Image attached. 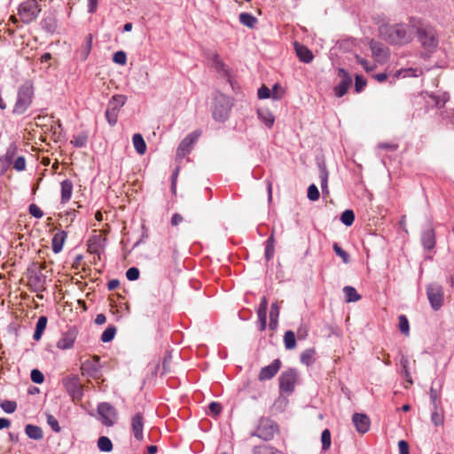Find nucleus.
<instances>
[{
  "mask_svg": "<svg viewBox=\"0 0 454 454\" xmlns=\"http://www.w3.org/2000/svg\"><path fill=\"white\" fill-rule=\"evenodd\" d=\"M380 34L392 44H406L413 38V29L407 24L383 25L380 27Z\"/></svg>",
  "mask_w": 454,
  "mask_h": 454,
  "instance_id": "obj_1",
  "label": "nucleus"
},
{
  "mask_svg": "<svg viewBox=\"0 0 454 454\" xmlns=\"http://www.w3.org/2000/svg\"><path fill=\"white\" fill-rule=\"evenodd\" d=\"M34 98V87L30 81H26L18 89L17 99L12 113L23 114L30 107Z\"/></svg>",
  "mask_w": 454,
  "mask_h": 454,
  "instance_id": "obj_2",
  "label": "nucleus"
},
{
  "mask_svg": "<svg viewBox=\"0 0 454 454\" xmlns=\"http://www.w3.org/2000/svg\"><path fill=\"white\" fill-rule=\"evenodd\" d=\"M417 37L421 46L428 52L434 51L439 44L436 29L429 24H422L417 29Z\"/></svg>",
  "mask_w": 454,
  "mask_h": 454,
  "instance_id": "obj_3",
  "label": "nucleus"
},
{
  "mask_svg": "<svg viewBox=\"0 0 454 454\" xmlns=\"http://www.w3.org/2000/svg\"><path fill=\"white\" fill-rule=\"evenodd\" d=\"M42 0H25L20 4L18 14L23 23L28 24L35 20L42 11Z\"/></svg>",
  "mask_w": 454,
  "mask_h": 454,
  "instance_id": "obj_4",
  "label": "nucleus"
},
{
  "mask_svg": "<svg viewBox=\"0 0 454 454\" xmlns=\"http://www.w3.org/2000/svg\"><path fill=\"white\" fill-rule=\"evenodd\" d=\"M232 102L229 96L224 94H217L215 97V104L213 107V117L219 121H224L231 109Z\"/></svg>",
  "mask_w": 454,
  "mask_h": 454,
  "instance_id": "obj_5",
  "label": "nucleus"
},
{
  "mask_svg": "<svg viewBox=\"0 0 454 454\" xmlns=\"http://www.w3.org/2000/svg\"><path fill=\"white\" fill-rule=\"evenodd\" d=\"M127 98L124 95H114L108 102L105 115L110 126H114L118 121L121 108L125 105Z\"/></svg>",
  "mask_w": 454,
  "mask_h": 454,
  "instance_id": "obj_6",
  "label": "nucleus"
},
{
  "mask_svg": "<svg viewBox=\"0 0 454 454\" xmlns=\"http://www.w3.org/2000/svg\"><path fill=\"white\" fill-rule=\"evenodd\" d=\"M204 57L211 67H213L219 74L227 77L228 81L231 82L230 70L223 62L216 51L206 50L204 51Z\"/></svg>",
  "mask_w": 454,
  "mask_h": 454,
  "instance_id": "obj_7",
  "label": "nucleus"
},
{
  "mask_svg": "<svg viewBox=\"0 0 454 454\" xmlns=\"http://www.w3.org/2000/svg\"><path fill=\"white\" fill-rule=\"evenodd\" d=\"M276 430L277 425L272 420L262 418L259 420L257 428L255 432L252 433V435L264 441H270L274 437Z\"/></svg>",
  "mask_w": 454,
  "mask_h": 454,
  "instance_id": "obj_8",
  "label": "nucleus"
},
{
  "mask_svg": "<svg viewBox=\"0 0 454 454\" xmlns=\"http://www.w3.org/2000/svg\"><path fill=\"white\" fill-rule=\"evenodd\" d=\"M98 413L101 423L106 427H112L117 419L116 409L108 403H100L98 405Z\"/></svg>",
  "mask_w": 454,
  "mask_h": 454,
  "instance_id": "obj_9",
  "label": "nucleus"
},
{
  "mask_svg": "<svg viewBox=\"0 0 454 454\" xmlns=\"http://www.w3.org/2000/svg\"><path fill=\"white\" fill-rule=\"evenodd\" d=\"M201 135L200 130H195L187 135L179 144L176 150V157L178 159L184 158L192 149L193 145L197 142Z\"/></svg>",
  "mask_w": 454,
  "mask_h": 454,
  "instance_id": "obj_10",
  "label": "nucleus"
},
{
  "mask_svg": "<svg viewBox=\"0 0 454 454\" xmlns=\"http://www.w3.org/2000/svg\"><path fill=\"white\" fill-rule=\"evenodd\" d=\"M427 295L434 310H438L442 306L443 291L440 285L435 283L428 285Z\"/></svg>",
  "mask_w": 454,
  "mask_h": 454,
  "instance_id": "obj_11",
  "label": "nucleus"
},
{
  "mask_svg": "<svg viewBox=\"0 0 454 454\" xmlns=\"http://www.w3.org/2000/svg\"><path fill=\"white\" fill-rule=\"evenodd\" d=\"M337 75L340 78L339 83L334 86L333 92L337 98L343 97L352 84L351 75L344 69L338 68Z\"/></svg>",
  "mask_w": 454,
  "mask_h": 454,
  "instance_id": "obj_12",
  "label": "nucleus"
},
{
  "mask_svg": "<svg viewBox=\"0 0 454 454\" xmlns=\"http://www.w3.org/2000/svg\"><path fill=\"white\" fill-rule=\"evenodd\" d=\"M297 377V372L294 369L284 372L279 377L280 390L287 394L292 393L294 390Z\"/></svg>",
  "mask_w": 454,
  "mask_h": 454,
  "instance_id": "obj_13",
  "label": "nucleus"
},
{
  "mask_svg": "<svg viewBox=\"0 0 454 454\" xmlns=\"http://www.w3.org/2000/svg\"><path fill=\"white\" fill-rule=\"evenodd\" d=\"M82 375L98 379L101 375V366L99 364L98 356H95L93 360H86L82 363Z\"/></svg>",
  "mask_w": 454,
  "mask_h": 454,
  "instance_id": "obj_14",
  "label": "nucleus"
},
{
  "mask_svg": "<svg viewBox=\"0 0 454 454\" xmlns=\"http://www.w3.org/2000/svg\"><path fill=\"white\" fill-rule=\"evenodd\" d=\"M77 337V330L75 327H70L65 332L57 342V348L59 349L71 348Z\"/></svg>",
  "mask_w": 454,
  "mask_h": 454,
  "instance_id": "obj_15",
  "label": "nucleus"
},
{
  "mask_svg": "<svg viewBox=\"0 0 454 454\" xmlns=\"http://www.w3.org/2000/svg\"><path fill=\"white\" fill-rule=\"evenodd\" d=\"M65 387L74 401L80 400L83 395L82 387L76 378H72L66 380Z\"/></svg>",
  "mask_w": 454,
  "mask_h": 454,
  "instance_id": "obj_16",
  "label": "nucleus"
},
{
  "mask_svg": "<svg viewBox=\"0 0 454 454\" xmlns=\"http://www.w3.org/2000/svg\"><path fill=\"white\" fill-rule=\"evenodd\" d=\"M370 48L377 62H384L388 56V49L381 43L371 40Z\"/></svg>",
  "mask_w": 454,
  "mask_h": 454,
  "instance_id": "obj_17",
  "label": "nucleus"
},
{
  "mask_svg": "<svg viewBox=\"0 0 454 454\" xmlns=\"http://www.w3.org/2000/svg\"><path fill=\"white\" fill-rule=\"evenodd\" d=\"M131 431L136 440L142 441L144 438V417L137 412L131 418Z\"/></svg>",
  "mask_w": 454,
  "mask_h": 454,
  "instance_id": "obj_18",
  "label": "nucleus"
},
{
  "mask_svg": "<svg viewBox=\"0 0 454 454\" xmlns=\"http://www.w3.org/2000/svg\"><path fill=\"white\" fill-rule=\"evenodd\" d=\"M280 365V360L275 359L270 364L262 367L258 376L259 380L264 381L272 379L279 371Z\"/></svg>",
  "mask_w": 454,
  "mask_h": 454,
  "instance_id": "obj_19",
  "label": "nucleus"
},
{
  "mask_svg": "<svg viewBox=\"0 0 454 454\" xmlns=\"http://www.w3.org/2000/svg\"><path fill=\"white\" fill-rule=\"evenodd\" d=\"M18 152V145L15 142H12L9 145L6 149L5 154L0 156V164L3 170H6L12 165L15 155Z\"/></svg>",
  "mask_w": 454,
  "mask_h": 454,
  "instance_id": "obj_20",
  "label": "nucleus"
},
{
  "mask_svg": "<svg viewBox=\"0 0 454 454\" xmlns=\"http://www.w3.org/2000/svg\"><path fill=\"white\" fill-rule=\"evenodd\" d=\"M352 421L358 433L364 434L369 431L371 421L367 415L363 413H355L352 416Z\"/></svg>",
  "mask_w": 454,
  "mask_h": 454,
  "instance_id": "obj_21",
  "label": "nucleus"
},
{
  "mask_svg": "<svg viewBox=\"0 0 454 454\" xmlns=\"http://www.w3.org/2000/svg\"><path fill=\"white\" fill-rule=\"evenodd\" d=\"M45 277L34 270H28V284L35 291H43Z\"/></svg>",
  "mask_w": 454,
  "mask_h": 454,
  "instance_id": "obj_22",
  "label": "nucleus"
},
{
  "mask_svg": "<svg viewBox=\"0 0 454 454\" xmlns=\"http://www.w3.org/2000/svg\"><path fill=\"white\" fill-rule=\"evenodd\" d=\"M421 243L425 249L431 250L435 246V233L432 226H427L421 234Z\"/></svg>",
  "mask_w": 454,
  "mask_h": 454,
  "instance_id": "obj_23",
  "label": "nucleus"
},
{
  "mask_svg": "<svg viewBox=\"0 0 454 454\" xmlns=\"http://www.w3.org/2000/svg\"><path fill=\"white\" fill-rule=\"evenodd\" d=\"M294 50L297 57L301 62L309 64L313 60L314 55L312 51L305 45L295 42Z\"/></svg>",
  "mask_w": 454,
  "mask_h": 454,
  "instance_id": "obj_24",
  "label": "nucleus"
},
{
  "mask_svg": "<svg viewBox=\"0 0 454 454\" xmlns=\"http://www.w3.org/2000/svg\"><path fill=\"white\" fill-rule=\"evenodd\" d=\"M423 74V69L420 67H409L397 70L394 78H408V77H419Z\"/></svg>",
  "mask_w": 454,
  "mask_h": 454,
  "instance_id": "obj_25",
  "label": "nucleus"
},
{
  "mask_svg": "<svg viewBox=\"0 0 454 454\" xmlns=\"http://www.w3.org/2000/svg\"><path fill=\"white\" fill-rule=\"evenodd\" d=\"M67 237V234L64 231H58L54 234L52 240H51V247L52 251L55 254H59L62 251L64 243L66 241V239Z\"/></svg>",
  "mask_w": 454,
  "mask_h": 454,
  "instance_id": "obj_26",
  "label": "nucleus"
},
{
  "mask_svg": "<svg viewBox=\"0 0 454 454\" xmlns=\"http://www.w3.org/2000/svg\"><path fill=\"white\" fill-rule=\"evenodd\" d=\"M61 203L65 204L71 199L73 183L69 179L61 182Z\"/></svg>",
  "mask_w": 454,
  "mask_h": 454,
  "instance_id": "obj_27",
  "label": "nucleus"
},
{
  "mask_svg": "<svg viewBox=\"0 0 454 454\" xmlns=\"http://www.w3.org/2000/svg\"><path fill=\"white\" fill-rule=\"evenodd\" d=\"M258 118L262 121L268 128H271L274 124L275 118L272 113L265 108L257 110Z\"/></svg>",
  "mask_w": 454,
  "mask_h": 454,
  "instance_id": "obj_28",
  "label": "nucleus"
},
{
  "mask_svg": "<svg viewBox=\"0 0 454 454\" xmlns=\"http://www.w3.org/2000/svg\"><path fill=\"white\" fill-rule=\"evenodd\" d=\"M25 433L30 439L33 440H41L43 437L42 428L35 425H27L25 427Z\"/></svg>",
  "mask_w": 454,
  "mask_h": 454,
  "instance_id": "obj_29",
  "label": "nucleus"
},
{
  "mask_svg": "<svg viewBox=\"0 0 454 454\" xmlns=\"http://www.w3.org/2000/svg\"><path fill=\"white\" fill-rule=\"evenodd\" d=\"M133 145L137 151V153L140 155H143L146 152V144L141 134L136 133L132 137Z\"/></svg>",
  "mask_w": 454,
  "mask_h": 454,
  "instance_id": "obj_30",
  "label": "nucleus"
},
{
  "mask_svg": "<svg viewBox=\"0 0 454 454\" xmlns=\"http://www.w3.org/2000/svg\"><path fill=\"white\" fill-rule=\"evenodd\" d=\"M253 454H285V453L270 444H263V445H260V446H255L253 449Z\"/></svg>",
  "mask_w": 454,
  "mask_h": 454,
  "instance_id": "obj_31",
  "label": "nucleus"
},
{
  "mask_svg": "<svg viewBox=\"0 0 454 454\" xmlns=\"http://www.w3.org/2000/svg\"><path fill=\"white\" fill-rule=\"evenodd\" d=\"M47 325V317L42 316L38 318L35 325V330L33 335L34 340H39L42 337L43 331L45 330Z\"/></svg>",
  "mask_w": 454,
  "mask_h": 454,
  "instance_id": "obj_32",
  "label": "nucleus"
},
{
  "mask_svg": "<svg viewBox=\"0 0 454 454\" xmlns=\"http://www.w3.org/2000/svg\"><path fill=\"white\" fill-rule=\"evenodd\" d=\"M343 293L345 294L347 302H355L361 299V295L356 292V288L353 286H345L343 288Z\"/></svg>",
  "mask_w": 454,
  "mask_h": 454,
  "instance_id": "obj_33",
  "label": "nucleus"
},
{
  "mask_svg": "<svg viewBox=\"0 0 454 454\" xmlns=\"http://www.w3.org/2000/svg\"><path fill=\"white\" fill-rule=\"evenodd\" d=\"M239 21L242 25L253 28L257 23V19L250 13L242 12L239 14Z\"/></svg>",
  "mask_w": 454,
  "mask_h": 454,
  "instance_id": "obj_34",
  "label": "nucleus"
},
{
  "mask_svg": "<svg viewBox=\"0 0 454 454\" xmlns=\"http://www.w3.org/2000/svg\"><path fill=\"white\" fill-rule=\"evenodd\" d=\"M400 364L402 367V374H403V378L409 384H412V379H411V372L409 370L408 358L405 356H402L401 360H400Z\"/></svg>",
  "mask_w": 454,
  "mask_h": 454,
  "instance_id": "obj_35",
  "label": "nucleus"
},
{
  "mask_svg": "<svg viewBox=\"0 0 454 454\" xmlns=\"http://www.w3.org/2000/svg\"><path fill=\"white\" fill-rule=\"evenodd\" d=\"M98 448L102 452H110L113 450V443L107 436H100L98 440Z\"/></svg>",
  "mask_w": 454,
  "mask_h": 454,
  "instance_id": "obj_36",
  "label": "nucleus"
},
{
  "mask_svg": "<svg viewBox=\"0 0 454 454\" xmlns=\"http://www.w3.org/2000/svg\"><path fill=\"white\" fill-rule=\"evenodd\" d=\"M274 245H275V238L274 232L270 234V236L266 240V247H265V259L270 261L274 254Z\"/></svg>",
  "mask_w": 454,
  "mask_h": 454,
  "instance_id": "obj_37",
  "label": "nucleus"
},
{
  "mask_svg": "<svg viewBox=\"0 0 454 454\" xmlns=\"http://www.w3.org/2000/svg\"><path fill=\"white\" fill-rule=\"evenodd\" d=\"M284 344L286 349H294L296 347L295 334L293 331H286L285 333Z\"/></svg>",
  "mask_w": 454,
  "mask_h": 454,
  "instance_id": "obj_38",
  "label": "nucleus"
},
{
  "mask_svg": "<svg viewBox=\"0 0 454 454\" xmlns=\"http://www.w3.org/2000/svg\"><path fill=\"white\" fill-rule=\"evenodd\" d=\"M314 356H315V349H313V348L306 349L301 354V362L305 365H310L315 361Z\"/></svg>",
  "mask_w": 454,
  "mask_h": 454,
  "instance_id": "obj_39",
  "label": "nucleus"
},
{
  "mask_svg": "<svg viewBox=\"0 0 454 454\" xmlns=\"http://www.w3.org/2000/svg\"><path fill=\"white\" fill-rule=\"evenodd\" d=\"M431 421L436 427L442 426L444 422V415L442 411H438V406L434 407V411L431 413Z\"/></svg>",
  "mask_w": 454,
  "mask_h": 454,
  "instance_id": "obj_40",
  "label": "nucleus"
},
{
  "mask_svg": "<svg viewBox=\"0 0 454 454\" xmlns=\"http://www.w3.org/2000/svg\"><path fill=\"white\" fill-rule=\"evenodd\" d=\"M341 223L346 226H351L355 221V214L351 209H346L340 215Z\"/></svg>",
  "mask_w": 454,
  "mask_h": 454,
  "instance_id": "obj_41",
  "label": "nucleus"
},
{
  "mask_svg": "<svg viewBox=\"0 0 454 454\" xmlns=\"http://www.w3.org/2000/svg\"><path fill=\"white\" fill-rule=\"evenodd\" d=\"M116 333V327L114 325H109L101 334L100 340L102 342H109L111 341Z\"/></svg>",
  "mask_w": 454,
  "mask_h": 454,
  "instance_id": "obj_42",
  "label": "nucleus"
},
{
  "mask_svg": "<svg viewBox=\"0 0 454 454\" xmlns=\"http://www.w3.org/2000/svg\"><path fill=\"white\" fill-rule=\"evenodd\" d=\"M319 177H320V183H321L320 184H321L322 192L323 193L328 192V186H327L328 171L326 170L325 167H324V166L320 168Z\"/></svg>",
  "mask_w": 454,
  "mask_h": 454,
  "instance_id": "obj_43",
  "label": "nucleus"
},
{
  "mask_svg": "<svg viewBox=\"0 0 454 454\" xmlns=\"http://www.w3.org/2000/svg\"><path fill=\"white\" fill-rule=\"evenodd\" d=\"M398 321H399L398 327H399L400 332L405 335H409L410 325H409V321H408L406 316L400 315L398 317Z\"/></svg>",
  "mask_w": 454,
  "mask_h": 454,
  "instance_id": "obj_44",
  "label": "nucleus"
},
{
  "mask_svg": "<svg viewBox=\"0 0 454 454\" xmlns=\"http://www.w3.org/2000/svg\"><path fill=\"white\" fill-rule=\"evenodd\" d=\"M0 407L2 408V410L4 412H6L8 414H11V413H13L16 411L17 403L14 401L4 400V401L0 403Z\"/></svg>",
  "mask_w": 454,
  "mask_h": 454,
  "instance_id": "obj_45",
  "label": "nucleus"
},
{
  "mask_svg": "<svg viewBox=\"0 0 454 454\" xmlns=\"http://www.w3.org/2000/svg\"><path fill=\"white\" fill-rule=\"evenodd\" d=\"M88 137L85 134H80L78 136L74 137L71 140V144L77 148L84 147L87 144Z\"/></svg>",
  "mask_w": 454,
  "mask_h": 454,
  "instance_id": "obj_46",
  "label": "nucleus"
},
{
  "mask_svg": "<svg viewBox=\"0 0 454 454\" xmlns=\"http://www.w3.org/2000/svg\"><path fill=\"white\" fill-rule=\"evenodd\" d=\"M322 449L327 450L331 446V433L328 429H325L321 434Z\"/></svg>",
  "mask_w": 454,
  "mask_h": 454,
  "instance_id": "obj_47",
  "label": "nucleus"
},
{
  "mask_svg": "<svg viewBox=\"0 0 454 454\" xmlns=\"http://www.w3.org/2000/svg\"><path fill=\"white\" fill-rule=\"evenodd\" d=\"M307 197L311 201L318 200L320 194H319V191H318L317 187L316 186V184H312L309 186Z\"/></svg>",
  "mask_w": 454,
  "mask_h": 454,
  "instance_id": "obj_48",
  "label": "nucleus"
},
{
  "mask_svg": "<svg viewBox=\"0 0 454 454\" xmlns=\"http://www.w3.org/2000/svg\"><path fill=\"white\" fill-rule=\"evenodd\" d=\"M333 248L335 254L342 259L344 263L349 262V254L345 250H343L337 243L333 244Z\"/></svg>",
  "mask_w": 454,
  "mask_h": 454,
  "instance_id": "obj_49",
  "label": "nucleus"
},
{
  "mask_svg": "<svg viewBox=\"0 0 454 454\" xmlns=\"http://www.w3.org/2000/svg\"><path fill=\"white\" fill-rule=\"evenodd\" d=\"M31 380L36 384H42L44 380V376L38 369H33L30 373Z\"/></svg>",
  "mask_w": 454,
  "mask_h": 454,
  "instance_id": "obj_50",
  "label": "nucleus"
},
{
  "mask_svg": "<svg viewBox=\"0 0 454 454\" xmlns=\"http://www.w3.org/2000/svg\"><path fill=\"white\" fill-rule=\"evenodd\" d=\"M366 86V80L361 75L356 74L355 77V90L357 93L361 92Z\"/></svg>",
  "mask_w": 454,
  "mask_h": 454,
  "instance_id": "obj_51",
  "label": "nucleus"
},
{
  "mask_svg": "<svg viewBox=\"0 0 454 454\" xmlns=\"http://www.w3.org/2000/svg\"><path fill=\"white\" fill-rule=\"evenodd\" d=\"M113 60L117 64L125 65L127 62V55L122 51H116L114 54Z\"/></svg>",
  "mask_w": 454,
  "mask_h": 454,
  "instance_id": "obj_52",
  "label": "nucleus"
},
{
  "mask_svg": "<svg viewBox=\"0 0 454 454\" xmlns=\"http://www.w3.org/2000/svg\"><path fill=\"white\" fill-rule=\"evenodd\" d=\"M139 275H140L139 270L136 267H131V268L128 269V270L126 271V278L129 281H135V280L138 279Z\"/></svg>",
  "mask_w": 454,
  "mask_h": 454,
  "instance_id": "obj_53",
  "label": "nucleus"
},
{
  "mask_svg": "<svg viewBox=\"0 0 454 454\" xmlns=\"http://www.w3.org/2000/svg\"><path fill=\"white\" fill-rule=\"evenodd\" d=\"M47 423L54 432L59 433L60 431L59 422L53 415H47Z\"/></svg>",
  "mask_w": 454,
  "mask_h": 454,
  "instance_id": "obj_54",
  "label": "nucleus"
},
{
  "mask_svg": "<svg viewBox=\"0 0 454 454\" xmlns=\"http://www.w3.org/2000/svg\"><path fill=\"white\" fill-rule=\"evenodd\" d=\"M13 162V168L17 171H23L26 168V160L23 156H19Z\"/></svg>",
  "mask_w": 454,
  "mask_h": 454,
  "instance_id": "obj_55",
  "label": "nucleus"
},
{
  "mask_svg": "<svg viewBox=\"0 0 454 454\" xmlns=\"http://www.w3.org/2000/svg\"><path fill=\"white\" fill-rule=\"evenodd\" d=\"M267 310H268V300L265 296H263L261 299V302H260L259 308L257 309V315L267 316Z\"/></svg>",
  "mask_w": 454,
  "mask_h": 454,
  "instance_id": "obj_56",
  "label": "nucleus"
},
{
  "mask_svg": "<svg viewBox=\"0 0 454 454\" xmlns=\"http://www.w3.org/2000/svg\"><path fill=\"white\" fill-rule=\"evenodd\" d=\"M209 413L214 416H217L222 411V406L219 403L211 402L208 406Z\"/></svg>",
  "mask_w": 454,
  "mask_h": 454,
  "instance_id": "obj_57",
  "label": "nucleus"
},
{
  "mask_svg": "<svg viewBox=\"0 0 454 454\" xmlns=\"http://www.w3.org/2000/svg\"><path fill=\"white\" fill-rule=\"evenodd\" d=\"M28 211L30 215H32L35 218H41L43 215V212L35 204H31L28 207Z\"/></svg>",
  "mask_w": 454,
  "mask_h": 454,
  "instance_id": "obj_58",
  "label": "nucleus"
},
{
  "mask_svg": "<svg viewBox=\"0 0 454 454\" xmlns=\"http://www.w3.org/2000/svg\"><path fill=\"white\" fill-rule=\"evenodd\" d=\"M257 95L260 99H266L271 96V92L268 87L263 85L258 90Z\"/></svg>",
  "mask_w": 454,
  "mask_h": 454,
  "instance_id": "obj_59",
  "label": "nucleus"
},
{
  "mask_svg": "<svg viewBox=\"0 0 454 454\" xmlns=\"http://www.w3.org/2000/svg\"><path fill=\"white\" fill-rule=\"evenodd\" d=\"M356 60L358 64H360L364 68L365 71L370 72L374 69V66L370 64L366 59L356 56Z\"/></svg>",
  "mask_w": 454,
  "mask_h": 454,
  "instance_id": "obj_60",
  "label": "nucleus"
},
{
  "mask_svg": "<svg viewBox=\"0 0 454 454\" xmlns=\"http://www.w3.org/2000/svg\"><path fill=\"white\" fill-rule=\"evenodd\" d=\"M398 448H399L400 454H410L409 444L404 440L399 441Z\"/></svg>",
  "mask_w": 454,
  "mask_h": 454,
  "instance_id": "obj_61",
  "label": "nucleus"
},
{
  "mask_svg": "<svg viewBox=\"0 0 454 454\" xmlns=\"http://www.w3.org/2000/svg\"><path fill=\"white\" fill-rule=\"evenodd\" d=\"M279 317V307L274 302L271 304L270 311V318L278 319Z\"/></svg>",
  "mask_w": 454,
  "mask_h": 454,
  "instance_id": "obj_62",
  "label": "nucleus"
},
{
  "mask_svg": "<svg viewBox=\"0 0 454 454\" xmlns=\"http://www.w3.org/2000/svg\"><path fill=\"white\" fill-rule=\"evenodd\" d=\"M91 45H92V36H91V35H89L87 36L86 45H85V49H84V56H83L84 59H86L88 57V55L90 54V50H91Z\"/></svg>",
  "mask_w": 454,
  "mask_h": 454,
  "instance_id": "obj_63",
  "label": "nucleus"
},
{
  "mask_svg": "<svg viewBox=\"0 0 454 454\" xmlns=\"http://www.w3.org/2000/svg\"><path fill=\"white\" fill-rule=\"evenodd\" d=\"M429 394H430V399H431L433 406L434 407L438 406V393H437V391L434 387H431Z\"/></svg>",
  "mask_w": 454,
  "mask_h": 454,
  "instance_id": "obj_64",
  "label": "nucleus"
}]
</instances>
